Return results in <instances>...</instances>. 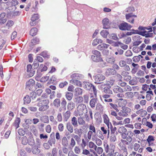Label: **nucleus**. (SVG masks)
I'll return each instance as SVG.
<instances>
[{"instance_id": "5fc2aeb1", "label": "nucleus", "mask_w": 156, "mask_h": 156, "mask_svg": "<svg viewBox=\"0 0 156 156\" xmlns=\"http://www.w3.org/2000/svg\"><path fill=\"white\" fill-rule=\"evenodd\" d=\"M99 62H100L99 64V66L100 67L103 68L105 67L106 66V62H104L102 59V61H101Z\"/></svg>"}, {"instance_id": "338daca9", "label": "nucleus", "mask_w": 156, "mask_h": 156, "mask_svg": "<svg viewBox=\"0 0 156 156\" xmlns=\"http://www.w3.org/2000/svg\"><path fill=\"white\" fill-rule=\"evenodd\" d=\"M89 129L90 130L93 132L94 133H96V130L95 127L94 126L92 125H90L89 126Z\"/></svg>"}, {"instance_id": "37998d69", "label": "nucleus", "mask_w": 156, "mask_h": 156, "mask_svg": "<svg viewBox=\"0 0 156 156\" xmlns=\"http://www.w3.org/2000/svg\"><path fill=\"white\" fill-rule=\"evenodd\" d=\"M61 103L62 107V108H63L64 110H66V101L65 99H63Z\"/></svg>"}, {"instance_id": "412c9836", "label": "nucleus", "mask_w": 156, "mask_h": 156, "mask_svg": "<svg viewBox=\"0 0 156 156\" xmlns=\"http://www.w3.org/2000/svg\"><path fill=\"white\" fill-rule=\"evenodd\" d=\"M97 98H92V99L90 102V105L91 107L92 108L95 107V104L97 103Z\"/></svg>"}, {"instance_id": "c03bdc74", "label": "nucleus", "mask_w": 156, "mask_h": 156, "mask_svg": "<svg viewBox=\"0 0 156 156\" xmlns=\"http://www.w3.org/2000/svg\"><path fill=\"white\" fill-rule=\"evenodd\" d=\"M55 139H49L48 143L52 147L53 144H55Z\"/></svg>"}, {"instance_id": "de8ad7c7", "label": "nucleus", "mask_w": 156, "mask_h": 156, "mask_svg": "<svg viewBox=\"0 0 156 156\" xmlns=\"http://www.w3.org/2000/svg\"><path fill=\"white\" fill-rule=\"evenodd\" d=\"M125 94L126 95L128 98H132L133 97V94L132 92H126Z\"/></svg>"}, {"instance_id": "6ab92c4d", "label": "nucleus", "mask_w": 156, "mask_h": 156, "mask_svg": "<svg viewBox=\"0 0 156 156\" xmlns=\"http://www.w3.org/2000/svg\"><path fill=\"white\" fill-rule=\"evenodd\" d=\"M66 127L68 130L71 133L73 131V126L70 122H67L66 124Z\"/></svg>"}, {"instance_id": "5701e85b", "label": "nucleus", "mask_w": 156, "mask_h": 156, "mask_svg": "<svg viewBox=\"0 0 156 156\" xmlns=\"http://www.w3.org/2000/svg\"><path fill=\"white\" fill-rule=\"evenodd\" d=\"M120 101L118 103L119 106L120 107H122V108L125 107L127 102L126 100H123V99H120Z\"/></svg>"}, {"instance_id": "4be33fe9", "label": "nucleus", "mask_w": 156, "mask_h": 156, "mask_svg": "<svg viewBox=\"0 0 156 156\" xmlns=\"http://www.w3.org/2000/svg\"><path fill=\"white\" fill-rule=\"evenodd\" d=\"M113 90L114 92L115 93L123 92L122 89L118 86L115 87L113 89Z\"/></svg>"}, {"instance_id": "ddd939ff", "label": "nucleus", "mask_w": 156, "mask_h": 156, "mask_svg": "<svg viewBox=\"0 0 156 156\" xmlns=\"http://www.w3.org/2000/svg\"><path fill=\"white\" fill-rule=\"evenodd\" d=\"M71 115V112L70 111L68 110L63 114V121L64 122L67 121Z\"/></svg>"}, {"instance_id": "423d86ee", "label": "nucleus", "mask_w": 156, "mask_h": 156, "mask_svg": "<svg viewBox=\"0 0 156 156\" xmlns=\"http://www.w3.org/2000/svg\"><path fill=\"white\" fill-rule=\"evenodd\" d=\"M119 27L121 30H129L130 29L132 26L126 22H123L121 23L119 25Z\"/></svg>"}, {"instance_id": "79ce46f5", "label": "nucleus", "mask_w": 156, "mask_h": 156, "mask_svg": "<svg viewBox=\"0 0 156 156\" xmlns=\"http://www.w3.org/2000/svg\"><path fill=\"white\" fill-rule=\"evenodd\" d=\"M154 140V136L151 135L149 136H148L147 139V141L149 143V146L150 145V144L151 142L152 141H153Z\"/></svg>"}, {"instance_id": "3c124183", "label": "nucleus", "mask_w": 156, "mask_h": 156, "mask_svg": "<svg viewBox=\"0 0 156 156\" xmlns=\"http://www.w3.org/2000/svg\"><path fill=\"white\" fill-rule=\"evenodd\" d=\"M74 151L76 154H79L80 153V148L78 146H76L74 149Z\"/></svg>"}, {"instance_id": "2eb2a0df", "label": "nucleus", "mask_w": 156, "mask_h": 156, "mask_svg": "<svg viewBox=\"0 0 156 156\" xmlns=\"http://www.w3.org/2000/svg\"><path fill=\"white\" fill-rule=\"evenodd\" d=\"M70 83L77 86L82 87V83L80 81L76 80H70Z\"/></svg>"}, {"instance_id": "b1692460", "label": "nucleus", "mask_w": 156, "mask_h": 156, "mask_svg": "<svg viewBox=\"0 0 156 156\" xmlns=\"http://www.w3.org/2000/svg\"><path fill=\"white\" fill-rule=\"evenodd\" d=\"M81 75L78 73H74L71 75V77L73 80L80 79Z\"/></svg>"}, {"instance_id": "bf43d9fd", "label": "nucleus", "mask_w": 156, "mask_h": 156, "mask_svg": "<svg viewBox=\"0 0 156 156\" xmlns=\"http://www.w3.org/2000/svg\"><path fill=\"white\" fill-rule=\"evenodd\" d=\"M47 96L46 94H43L41 96V97L38 98L37 99V101H39L40 100H44V99L47 98Z\"/></svg>"}, {"instance_id": "f257e3e1", "label": "nucleus", "mask_w": 156, "mask_h": 156, "mask_svg": "<svg viewBox=\"0 0 156 156\" xmlns=\"http://www.w3.org/2000/svg\"><path fill=\"white\" fill-rule=\"evenodd\" d=\"M37 103V105L39 107V110L40 111H44L46 110L49 107L48 105L49 103V101L48 100H40Z\"/></svg>"}, {"instance_id": "aec40b11", "label": "nucleus", "mask_w": 156, "mask_h": 156, "mask_svg": "<svg viewBox=\"0 0 156 156\" xmlns=\"http://www.w3.org/2000/svg\"><path fill=\"white\" fill-rule=\"evenodd\" d=\"M102 46V44L99 45L97 47V49L100 50H103V53L105 55H107L109 53L108 50H105L104 51L103 46Z\"/></svg>"}, {"instance_id": "c85d7f7f", "label": "nucleus", "mask_w": 156, "mask_h": 156, "mask_svg": "<svg viewBox=\"0 0 156 156\" xmlns=\"http://www.w3.org/2000/svg\"><path fill=\"white\" fill-rule=\"evenodd\" d=\"M37 32V29L36 28L32 29L30 31V34L32 36L36 35Z\"/></svg>"}, {"instance_id": "cd10ccee", "label": "nucleus", "mask_w": 156, "mask_h": 156, "mask_svg": "<svg viewBox=\"0 0 156 156\" xmlns=\"http://www.w3.org/2000/svg\"><path fill=\"white\" fill-rule=\"evenodd\" d=\"M28 144L30 146H33L35 144V141L33 137H30L28 138Z\"/></svg>"}, {"instance_id": "9d476101", "label": "nucleus", "mask_w": 156, "mask_h": 156, "mask_svg": "<svg viewBox=\"0 0 156 156\" xmlns=\"http://www.w3.org/2000/svg\"><path fill=\"white\" fill-rule=\"evenodd\" d=\"M105 77L103 75L98 74L95 76V79L96 82H100L98 83H100L105 79Z\"/></svg>"}, {"instance_id": "a878e982", "label": "nucleus", "mask_w": 156, "mask_h": 156, "mask_svg": "<svg viewBox=\"0 0 156 156\" xmlns=\"http://www.w3.org/2000/svg\"><path fill=\"white\" fill-rule=\"evenodd\" d=\"M20 122V118H17L16 119L14 122V126L16 127L17 129L19 127V124Z\"/></svg>"}, {"instance_id": "a18cd8bd", "label": "nucleus", "mask_w": 156, "mask_h": 156, "mask_svg": "<svg viewBox=\"0 0 156 156\" xmlns=\"http://www.w3.org/2000/svg\"><path fill=\"white\" fill-rule=\"evenodd\" d=\"M49 78V76L47 75L45 76L42 77L40 80V81L41 82L44 83L46 82Z\"/></svg>"}, {"instance_id": "473e14b6", "label": "nucleus", "mask_w": 156, "mask_h": 156, "mask_svg": "<svg viewBox=\"0 0 156 156\" xmlns=\"http://www.w3.org/2000/svg\"><path fill=\"white\" fill-rule=\"evenodd\" d=\"M24 104H29L31 101L30 98L28 95H26L23 98Z\"/></svg>"}, {"instance_id": "e433bc0d", "label": "nucleus", "mask_w": 156, "mask_h": 156, "mask_svg": "<svg viewBox=\"0 0 156 156\" xmlns=\"http://www.w3.org/2000/svg\"><path fill=\"white\" fill-rule=\"evenodd\" d=\"M68 140L66 137H63L62 139V144L64 146H67L68 144Z\"/></svg>"}, {"instance_id": "13d9d810", "label": "nucleus", "mask_w": 156, "mask_h": 156, "mask_svg": "<svg viewBox=\"0 0 156 156\" xmlns=\"http://www.w3.org/2000/svg\"><path fill=\"white\" fill-rule=\"evenodd\" d=\"M92 53L94 55V56H101V53L97 50H93L92 51Z\"/></svg>"}, {"instance_id": "680f3d73", "label": "nucleus", "mask_w": 156, "mask_h": 156, "mask_svg": "<svg viewBox=\"0 0 156 156\" xmlns=\"http://www.w3.org/2000/svg\"><path fill=\"white\" fill-rule=\"evenodd\" d=\"M110 140L112 142H115L116 140V138L115 135L113 134L111 135L110 138Z\"/></svg>"}, {"instance_id": "052dcab7", "label": "nucleus", "mask_w": 156, "mask_h": 156, "mask_svg": "<svg viewBox=\"0 0 156 156\" xmlns=\"http://www.w3.org/2000/svg\"><path fill=\"white\" fill-rule=\"evenodd\" d=\"M126 64V62L124 60H121L119 62V65L122 67H124Z\"/></svg>"}, {"instance_id": "dca6fc26", "label": "nucleus", "mask_w": 156, "mask_h": 156, "mask_svg": "<svg viewBox=\"0 0 156 156\" xmlns=\"http://www.w3.org/2000/svg\"><path fill=\"white\" fill-rule=\"evenodd\" d=\"M75 107V104L71 101H69L67 105V109L69 111L72 110Z\"/></svg>"}, {"instance_id": "6e6d98bb", "label": "nucleus", "mask_w": 156, "mask_h": 156, "mask_svg": "<svg viewBox=\"0 0 156 156\" xmlns=\"http://www.w3.org/2000/svg\"><path fill=\"white\" fill-rule=\"evenodd\" d=\"M51 154L53 156H55L57 155L58 153V150L56 147H54L53 148L51 151Z\"/></svg>"}, {"instance_id": "4c0bfd02", "label": "nucleus", "mask_w": 156, "mask_h": 156, "mask_svg": "<svg viewBox=\"0 0 156 156\" xmlns=\"http://www.w3.org/2000/svg\"><path fill=\"white\" fill-rule=\"evenodd\" d=\"M76 94L79 95L82 94V90L80 88H76L75 89Z\"/></svg>"}, {"instance_id": "864d4df0", "label": "nucleus", "mask_w": 156, "mask_h": 156, "mask_svg": "<svg viewBox=\"0 0 156 156\" xmlns=\"http://www.w3.org/2000/svg\"><path fill=\"white\" fill-rule=\"evenodd\" d=\"M110 38L114 40H117L119 39L116 34H111L110 35Z\"/></svg>"}, {"instance_id": "7c9ffc66", "label": "nucleus", "mask_w": 156, "mask_h": 156, "mask_svg": "<svg viewBox=\"0 0 156 156\" xmlns=\"http://www.w3.org/2000/svg\"><path fill=\"white\" fill-rule=\"evenodd\" d=\"M73 94L72 93L67 92L66 94V97L69 101H70L73 97Z\"/></svg>"}, {"instance_id": "774afa93", "label": "nucleus", "mask_w": 156, "mask_h": 156, "mask_svg": "<svg viewBox=\"0 0 156 156\" xmlns=\"http://www.w3.org/2000/svg\"><path fill=\"white\" fill-rule=\"evenodd\" d=\"M140 60V57L139 56H135L133 58V60L135 62L139 61Z\"/></svg>"}, {"instance_id": "58836bf2", "label": "nucleus", "mask_w": 156, "mask_h": 156, "mask_svg": "<svg viewBox=\"0 0 156 156\" xmlns=\"http://www.w3.org/2000/svg\"><path fill=\"white\" fill-rule=\"evenodd\" d=\"M78 122L80 125H84L85 124V121L81 117L78 118Z\"/></svg>"}, {"instance_id": "603ef678", "label": "nucleus", "mask_w": 156, "mask_h": 156, "mask_svg": "<svg viewBox=\"0 0 156 156\" xmlns=\"http://www.w3.org/2000/svg\"><path fill=\"white\" fill-rule=\"evenodd\" d=\"M143 34V33H140V35H142L143 36H145L146 38L152 37H153V34L152 33H148L145 35H144Z\"/></svg>"}, {"instance_id": "69168bd1", "label": "nucleus", "mask_w": 156, "mask_h": 156, "mask_svg": "<svg viewBox=\"0 0 156 156\" xmlns=\"http://www.w3.org/2000/svg\"><path fill=\"white\" fill-rule=\"evenodd\" d=\"M68 84V83L66 81H65L63 82L60 83L59 84V87L60 88H62L65 86L67 85Z\"/></svg>"}, {"instance_id": "c756f323", "label": "nucleus", "mask_w": 156, "mask_h": 156, "mask_svg": "<svg viewBox=\"0 0 156 156\" xmlns=\"http://www.w3.org/2000/svg\"><path fill=\"white\" fill-rule=\"evenodd\" d=\"M127 131V129L124 126L120 127L118 129V132L121 134L126 133Z\"/></svg>"}, {"instance_id": "8fccbe9b", "label": "nucleus", "mask_w": 156, "mask_h": 156, "mask_svg": "<svg viewBox=\"0 0 156 156\" xmlns=\"http://www.w3.org/2000/svg\"><path fill=\"white\" fill-rule=\"evenodd\" d=\"M39 16L38 14H34L32 15L31 18V21H35L39 18Z\"/></svg>"}, {"instance_id": "20e7f679", "label": "nucleus", "mask_w": 156, "mask_h": 156, "mask_svg": "<svg viewBox=\"0 0 156 156\" xmlns=\"http://www.w3.org/2000/svg\"><path fill=\"white\" fill-rule=\"evenodd\" d=\"M35 81L32 79H30L27 81L26 83V88L31 91H33L35 89Z\"/></svg>"}, {"instance_id": "f704fd0d", "label": "nucleus", "mask_w": 156, "mask_h": 156, "mask_svg": "<svg viewBox=\"0 0 156 156\" xmlns=\"http://www.w3.org/2000/svg\"><path fill=\"white\" fill-rule=\"evenodd\" d=\"M114 83L115 80H110V81H108L105 84V85L111 87L113 85Z\"/></svg>"}, {"instance_id": "bb28decb", "label": "nucleus", "mask_w": 156, "mask_h": 156, "mask_svg": "<svg viewBox=\"0 0 156 156\" xmlns=\"http://www.w3.org/2000/svg\"><path fill=\"white\" fill-rule=\"evenodd\" d=\"M32 151L34 154H38L40 152V150L37 147L34 146L32 148Z\"/></svg>"}, {"instance_id": "f03ea898", "label": "nucleus", "mask_w": 156, "mask_h": 156, "mask_svg": "<svg viewBox=\"0 0 156 156\" xmlns=\"http://www.w3.org/2000/svg\"><path fill=\"white\" fill-rule=\"evenodd\" d=\"M82 85L83 87L86 90L89 91H93L94 95L96 96V89L92 84L89 82L84 81L82 83Z\"/></svg>"}, {"instance_id": "4468645a", "label": "nucleus", "mask_w": 156, "mask_h": 156, "mask_svg": "<svg viewBox=\"0 0 156 156\" xmlns=\"http://www.w3.org/2000/svg\"><path fill=\"white\" fill-rule=\"evenodd\" d=\"M27 71L30 72L29 75L30 76H33L35 72V71L32 69V66L30 64H29L27 66Z\"/></svg>"}, {"instance_id": "7ed1b4c3", "label": "nucleus", "mask_w": 156, "mask_h": 156, "mask_svg": "<svg viewBox=\"0 0 156 156\" xmlns=\"http://www.w3.org/2000/svg\"><path fill=\"white\" fill-rule=\"evenodd\" d=\"M77 111L80 115H82L83 114H86L87 112L86 105L84 104H80L77 107Z\"/></svg>"}, {"instance_id": "1a4fd4ad", "label": "nucleus", "mask_w": 156, "mask_h": 156, "mask_svg": "<svg viewBox=\"0 0 156 156\" xmlns=\"http://www.w3.org/2000/svg\"><path fill=\"white\" fill-rule=\"evenodd\" d=\"M116 73V71L114 69L108 68L106 69L105 75L107 76L114 75Z\"/></svg>"}, {"instance_id": "4d7b16f0", "label": "nucleus", "mask_w": 156, "mask_h": 156, "mask_svg": "<svg viewBox=\"0 0 156 156\" xmlns=\"http://www.w3.org/2000/svg\"><path fill=\"white\" fill-rule=\"evenodd\" d=\"M58 130L60 132H62L64 130V126L63 124L62 123L59 124L58 126Z\"/></svg>"}, {"instance_id": "49530a36", "label": "nucleus", "mask_w": 156, "mask_h": 156, "mask_svg": "<svg viewBox=\"0 0 156 156\" xmlns=\"http://www.w3.org/2000/svg\"><path fill=\"white\" fill-rule=\"evenodd\" d=\"M80 136L75 135L74 136V138L77 142V144H79L81 141Z\"/></svg>"}, {"instance_id": "f3484780", "label": "nucleus", "mask_w": 156, "mask_h": 156, "mask_svg": "<svg viewBox=\"0 0 156 156\" xmlns=\"http://www.w3.org/2000/svg\"><path fill=\"white\" fill-rule=\"evenodd\" d=\"M91 58L94 62H98L102 60V58L101 56H94L92 55L91 56Z\"/></svg>"}, {"instance_id": "0eeeda50", "label": "nucleus", "mask_w": 156, "mask_h": 156, "mask_svg": "<svg viewBox=\"0 0 156 156\" xmlns=\"http://www.w3.org/2000/svg\"><path fill=\"white\" fill-rule=\"evenodd\" d=\"M136 17L137 16L134 15L132 13H129L126 15V19L127 21L131 23H134V18H136Z\"/></svg>"}, {"instance_id": "c9c22d12", "label": "nucleus", "mask_w": 156, "mask_h": 156, "mask_svg": "<svg viewBox=\"0 0 156 156\" xmlns=\"http://www.w3.org/2000/svg\"><path fill=\"white\" fill-rule=\"evenodd\" d=\"M96 109L99 112H102L103 110V107L100 103H98L97 105Z\"/></svg>"}, {"instance_id": "39448f33", "label": "nucleus", "mask_w": 156, "mask_h": 156, "mask_svg": "<svg viewBox=\"0 0 156 156\" xmlns=\"http://www.w3.org/2000/svg\"><path fill=\"white\" fill-rule=\"evenodd\" d=\"M131 111V110L129 108L124 107L122 108V110L118 113V115L120 116L126 117L128 115V113H129Z\"/></svg>"}, {"instance_id": "72a5a7b5", "label": "nucleus", "mask_w": 156, "mask_h": 156, "mask_svg": "<svg viewBox=\"0 0 156 156\" xmlns=\"http://www.w3.org/2000/svg\"><path fill=\"white\" fill-rule=\"evenodd\" d=\"M108 34V32L106 30H103L101 32V35L105 38H106L107 37V35Z\"/></svg>"}, {"instance_id": "f8f14e48", "label": "nucleus", "mask_w": 156, "mask_h": 156, "mask_svg": "<svg viewBox=\"0 0 156 156\" xmlns=\"http://www.w3.org/2000/svg\"><path fill=\"white\" fill-rule=\"evenodd\" d=\"M103 25V27L104 29H108L109 27L110 23L109 20L107 18L104 19L102 21Z\"/></svg>"}, {"instance_id": "6e6552de", "label": "nucleus", "mask_w": 156, "mask_h": 156, "mask_svg": "<svg viewBox=\"0 0 156 156\" xmlns=\"http://www.w3.org/2000/svg\"><path fill=\"white\" fill-rule=\"evenodd\" d=\"M101 89L103 90V92L105 93L109 94H113L112 91L110 89L111 87L105 85V83H103L101 85Z\"/></svg>"}, {"instance_id": "e2e57ef3", "label": "nucleus", "mask_w": 156, "mask_h": 156, "mask_svg": "<svg viewBox=\"0 0 156 156\" xmlns=\"http://www.w3.org/2000/svg\"><path fill=\"white\" fill-rule=\"evenodd\" d=\"M86 146V142L83 139L82 140V143L80 144V146L82 149H84Z\"/></svg>"}, {"instance_id": "2f4dec72", "label": "nucleus", "mask_w": 156, "mask_h": 156, "mask_svg": "<svg viewBox=\"0 0 156 156\" xmlns=\"http://www.w3.org/2000/svg\"><path fill=\"white\" fill-rule=\"evenodd\" d=\"M115 59L113 57H108L106 58V61L112 64L114 63L115 61Z\"/></svg>"}, {"instance_id": "a19ab883", "label": "nucleus", "mask_w": 156, "mask_h": 156, "mask_svg": "<svg viewBox=\"0 0 156 156\" xmlns=\"http://www.w3.org/2000/svg\"><path fill=\"white\" fill-rule=\"evenodd\" d=\"M89 147L90 148H93L95 150H96L97 146L92 141L89 143Z\"/></svg>"}, {"instance_id": "0e129e2a", "label": "nucleus", "mask_w": 156, "mask_h": 156, "mask_svg": "<svg viewBox=\"0 0 156 156\" xmlns=\"http://www.w3.org/2000/svg\"><path fill=\"white\" fill-rule=\"evenodd\" d=\"M14 24V22L13 21L11 20H9L7 23L6 26L9 27H12Z\"/></svg>"}, {"instance_id": "9b49d317", "label": "nucleus", "mask_w": 156, "mask_h": 156, "mask_svg": "<svg viewBox=\"0 0 156 156\" xmlns=\"http://www.w3.org/2000/svg\"><path fill=\"white\" fill-rule=\"evenodd\" d=\"M115 147L114 145L112 144H110L109 145V148L108 152V153L107 154V156H113V154L114 153L115 149Z\"/></svg>"}, {"instance_id": "a211bd4d", "label": "nucleus", "mask_w": 156, "mask_h": 156, "mask_svg": "<svg viewBox=\"0 0 156 156\" xmlns=\"http://www.w3.org/2000/svg\"><path fill=\"white\" fill-rule=\"evenodd\" d=\"M53 105L56 108L59 107L61 105L60 100L59 99L56 98L53 101Z\"/></svg>"}, {"instance_id": "09e8293b", "label": "nucleus", "mask_w": 156, "mask_h": 156, "mask_svg": "<svg viewBox=\"0 0 156 156\" xmlns=\"http://www.w3.org/2000/svg\"><path fill=\"white\" fill-rule=\"evenodd\" d=\"M104 122L107 125L110 122H109V118L107 115H105L104 117Z\"/></svg>"}, {"instance_id": "ea45409f", "label": "nucleus", "mask_w": 156, "mask_h": 156, "mask_svg": "<svg viewBox=\"0 0 156 156\" xmlns=\"http://www.w3.org/2000/svg\"><path fill=\"white\" fill-rule=\"evenodd\" d=\"M28 139L26 136H24L22 138V143L23 145H27L28 143Z\"/></svg>"}, {"instance_id": "393cba45", "label": "nucleus", "mask_w": 156, "mask_h": 156, "mask_svg": "<svg viewBox=\"0 0 156 156\" xmlns=\"http://www.w3.org/2000/svg\"><path fill=\"white\" fill-rule=\"evenodd\" d=\"M78 119L75 117H73L71 119V123L75 127H77L78 126Z\"/></svg>"}]
</instances>
